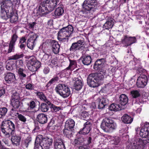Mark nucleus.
I'll return each instance as SVG.
<instances>
[{"label": "nucleus", "instance_id": "1", "mask_svg": "<svg viewBox=\"0 0 149 149\" xmlns=\"http://www.w3.org/2000/svg\"><path fill=\"white\" fill-rule=\"evenodd\" d=\"M1 129L2 132L6 136L9 137L12 135L11 140L13 145L17 146L19 144L21 137L19 136L14 135L15 133V125L12 122L9 120L3 121Z\"/></svg>", "mask_w": 149, "mask_h": 149}, {"label": "nucleus", "instance_id": "2", "mask_svg": "<svg viewBox=\"0 0 149 149\" xmlns=\"http://www.w3.org/2000/svg\"><path fill=\"white\" fill-rule=\"evenodd\" d=\"M1 16L3 19H7L10 18V21L13 23L16 22L18 17L16 13H14L13 10V4L8 2L5 4H3L1 6Z\"/></svg>", "mask_w": 149, "mask_h": 149}, {"label": "nucleus", "instance_id": "3", "mask_svg": "<svg viewBox=\"0 0 149 149\" xmlns=\"http://www.w3.org/2000/svg\"><path fill=\"white\" fill-rule=\"evenodd\" d=\"M99 73L90 74L87 78V82L88 85L92 87L98 86L101 84V81L104 78L105 70L101 69Z\"/></svg>", "mask_w": 149, "mask_h": 149}, {"label": "nucleus", "instance_id": "4", "mask_svg": "<svg viewBox=\"0 0 149 149\" xmlns=\"http://www.w3.org/2000/svg\"><path fill=\"white\" fill-rule=\"evenodd\" d=\"M73 31V28L71 25L63 28L58 31V39L60 41H63L64 40H68V38L70 37Z\"/></svg>", "mask_w": 149, "mask_h": 149}, {"label": "nucleus", "instance_id": "5", "mask_svg": "<svg viewBox=\"0 0 149 149\" xmlns=\"http://www.w3.org/2000/svg\"><path fill=\"white\" fill-rule=\"evenodd\" d=\"M148 143V141L146 140L135 139L131 142L127 143V148L128 149H143L145 146Z\"/></svg>", "mask_w": 149, "mask_h": 149}, {"label": "nucleus", "instance_id": "6", "mask_svg": "<svg viewBox=\"0 0 149 149\" xmlns=\"http://www.w3.org/2000/svg\"><path fill=\"white\" fill-rule=\"evenodd\" d=\"M117 127L116 123L111 118H105L102 121L101 127L105 132H109L115 129Z\"/></svg>", "mask_w": 149, "mask_h": 149}, {"label": "nucleus", "instance_id": "7", "mask_svg": "<svg viewBox=\"0 0 149 149\" xmlns=\"http://www.w3.org/2000/svg\"><path fill=\"white\" fill-rule=\"evenodd\" d=\"M97 4L96 0H85L82 4V11L84 14L90 13L91 11H94L95 8Z\"/></svg>", "mask_w": 149, "mask_h": 149}, {"label": "nucleus", "instance_id": "8", "mask_svg": "<svg viewBox=\"0 0 149 149\" xmlns=\"http://www.w3.org/2000/svg\"><path fill=\"white\" fill-rule=\"evenodd\" d=\"M26 63L28 68L32 72L37 71L41 66V63L33 56L30 57L29 59L27 61Z\"/></svg>", "mask_w": 149, "mask_h": 149}, {"label": "nucleus", "instance_id": "9", "mask_svg": "<svg viewBox=\"0 0 149 149\" xmlns=\"http://www.w3.org/2000/svg\"><path fill=\"white\" fill-rule=\"evenodd\" d=\"M56 92L63 98L68 97L70 91L68 87L64 84H59L55 88Z\"/></svg>", "mask_w": 149, "mask_h": 149}, {"label": "nucleus", "instance_id": "10", "mask_svg": "<svg viewBox=\"0 0 149 149\" xmlns=\"http://www.w3.org/2000/svg\"><path fill=\"white\" fill-rule=\"evenodd\" d=\"M141 126L139 133L140 137L145 138H147L149 141V123L145 122L141 124Z\"/></svg>", "mask_w": 149, "mask_h": 149}, {"label": "nucleus", "instance_id": "11", "mask_svg": "<svg viewBox=\"0 0 149 149\" xmlns=\"http://www.w3.org/2000/svg\"><path fill=\"white\" fill-rule=\"evenodd\" d=\"M40 141V146L42 149H49L52 147L53 140L52 138L47 137H43L42 135Z\"/></svg>", "mask_w": 149, "mask_h": 149}, {"label": "nucleus", "instance_id": "12", "mask_svg": "<svg viewBox=\"0 0 149 149\" xmlns=\"http://www.w3.org/2000/svg\"><path fill=\"white\" fill-rule=\"evenodd\" d=\"M95 97L97 98L96 101L97 104L98 108L99 109L104 108L109 104V100L106 98L102 97L99 98L97 95H95L94 96ZM93 98L95 99L94 97Z\"/></svg>", "mask_w": 149, "mask_h": 149}, {"label": "nucleus", "instance_id": "13", "mask_svg": "<svg viewBox=\"0 0 149 149\" xmlns=\"http://www.w3.org/2000/svg\"><path fill=\"white\" fill-rule=\"evenodd\" d=\"M121 41L124 46L127 47L135 43L136 41V39L135 37H130L124 35L122 38Z\"/></svg>", "mask_w": 149, "mask_h": 149}, {"label": "nucleus", "instance_id": "14", "mask_svg": "<svg viewBox=\"0 0 149 149\" xmlns=\"http://www.w3.org/2000/svg\"><path fill=\"white\" fill-rule=\"evenodd\" d=\"M37 37L36 34L31 33L27 41V46L28 48L31 50L33 49L36 45L35 41Z\"/></svg>", "mask_w": 149, "mask_h": 149}, {"label": "nucleus", "instance_id": "15", "mask_svg": "<svg viewBox=\"0 0 149 149\" xmlns=\"http://www.w3.org/2000/svg\"><path fill=\"white\" fill-rule=\"evenodd\" d=\"M147 78L144 74H141L138 77L136 81V85L138 88H144L147 84Z\"/></svg>", "mask_w": 149, "mask_h": 149}, {"label": "nucleus", "instance_id": "16", "mask_svg": "<svg viewBox=\"0 0 149 149\" xmlns=\"http://www.w3.org/2000/svg\"><path fill=\"white\" fill-rule=\"evenodd\" d=\"M59 2V0H46L44 1V3L48 7L49 12L52 11Z\"/></svg>", "mask_w": 149, "mask_h": 149}, {"label": "nucleus", "instance_id": "17", "mask_svg": "<svg viewBox=\"0 0 149 149\" xmlns=\"http://www.w3.org/2000/svg\"><path fill=\"white\" fill-rule=\"evenodd\" d=\"M83 41L79 40L77 42L73 43L70 48V50L71 52H75L79 50L82 47Z\"/></svg>", "mask_w": 149, "mask_h": 149}, {"label": "nucleus", "instance_id": "18", "mask_svg": "<svg viewBox=\"0 0 149 149\" xmlns=\"http://www.w3.org/2000/svg\"><path fill=\"white\" fill-rule=\"evenodd\" d=\"M5 79L8 83H15L16 81L15 75L11 72L6 73L5 74Z\"/></svg>", "mask_w": 149, "mask_h": 149}, {"label": "nucleus", "instance_id": "19", "mask_svg": "<svg viewBox=\"0 0 149 149\" xmlns=\"http://www.w3.org/2000/svg\"><path fill=\"white\" fill-rule=\"evenodd\" d=\"M129 66L131 69L136 70L137 73H141L145 72V70L143 69L140 67H138V65L134 61H130L129 63Z\"/></svg>", "mask_w": 149, "mask_h": 149}, {"label": "nucleus", "instance_id": "20", "mask_svg": "<svg viewBox=\"0 0 149 149\" xmlns=\"http://www.w3.org/2000/svg\"><path fill=\"white\" fill-rule=\"evenodd\" d=\"M91 125L89 121L86 122L84 125V127L79 132L80 134H84L88 133L91 130Z\"/></svg>", "mask_w": 149, "mask_h": 149}, {"label": "nucleus", "instance_id": "21", "mask_svg": "<svg viewBox=\"0 0 149 149\" xmlns=\"http://www.w3.org/2000/svg\"><path fill=\"white\" fill-rule=\"evenodd\" d=\"M37 120L40 123L43 124L47 123V117L46 114L41 113L38 114L37 116Z\"/></svg>", "mask_w": 149, "mask_h": 149}, {"label": "nucleus", "instance_id": "22", "mask_svg": "<svg viewBox=\"0 0 149 149\" xmlns=\"http://www.w3.org/2000/svg\"><path fill=\"white\" fill-rule=\"evenodd\" d=\"M105 61L104 59L97 60L95 62L94 66V68L95 70H98L102 68L104 66Z\"/></svg>", "mask_w": 149, "mask_h": 149}, {"label": "nucleus", "instance_id": "23", "mask_svg": "<svg viewBox=\"0 0 149 149\" xmlns=\"http://www.w3.org/2000/svg\"><path fill=\"white\" fill-rule=\"evenodd\" d=\"M55 149H65L64 145L61 139L56 140L54 142Z\"/></svg>", "mask_w": 149, "mask_h": 149}, {"label": "nucleus", "instance_id": "24", "mask_svg": "<svg viewBox=\"0 0 149 149\" xmlns=\"http://www.w3.org/2000/svg\"><path fill=\"white\" fill-rule=\"evenodd\" d=\"M52 51L54 53L56 54H58L60 48V45L58 42L53 40L51 43Z\"/></svg>", "mask_w": 149, "mask_h": 149}, {"label": "nucleus", "instance_id": "25", "mask_svg": "<svg viewBox=\"0 0 149 149\" xmlns=\"http://www.w3.org/2000/svg\"><path fill=\"white\" fill-rule=\"evenodd\" d=\"M73 80L75 81L74 83V87L76 90H80L82 87L83 84L81 80L77 78H74Z\"/></svg>", "mask_w": 149, "mask_h": 149}, {"label": "nucleus", "instance_id": "26", "mask_svg": "<svg viewBox=\"0 0 149 149\" xmlns=\"http://www.w3.org/2000/svg\"><path fill=\"white\" fill-rule=\"evenodd\" d=\"M48 7L46 6L45 4L44 3V1L42 3L40 4L39 6L38 10L42 14H43L46 13L47 12V10L49 11Z\"/></svg>", "mask_w": 149, "mask_h": 149}, {"label": "nucleus", "instance_id": "27", "mask_svg": "<svg viewBox=\"0 0 149 149\" xmlns=\"http://www.w3.org/2000/svg\"><path fill=\"white\" fill-rule=\"evenodd\" d=\"M81 59L83 64L85 65H89L91 62V58L89 56H84L82 57Z\"/></svg>", "mask_w": 149, "mask_h": 149}, {"label": "nucleus", "instance_id": "28", "mask_svg": "<svg viewBox=\"0 0 149 149\" xmlns=\"http://www.w3.org/2000/svg\"><path fill=\"white\" fill-rule=\"evenodd\" d=\"M17 70H18L19 79L22 81L24 82L26 77V75L25 73V70L22 68H19Z\"/></svg>", "mask_w": 149, "mask_h": 149}, {"label": "nucleus", "instance_id": "29", "mask_svg": "<svg viewBox=\"0 0 149 149\" xmlns=\"http://www.w3.org/2000/svg\"><path fill=\"white\" fill-rule=\"evenodd\" d=\"M75 122L72 119H69L66 120L65 124V127L69 129L74 128L75 125Z\"/></svg>", "mask_w": 149, "mask_h": 149}, {"label": "nucleus", "instance_id": "30", "mask_svg": "<svg viewBox=\"0 0 149 149\" xmlns=\"http://www.w3.org/2000/svg\"><path fill=\"white\" fill-rule=\"evenodd\" d=\"M128 101L127 96L124 94L121 95L119 98V102L122 105L126 104Z\"/></svg>", "mask_w": 149, "mask_h": 149}, {"label": "nucleus", "instance_id": "31", "mask_svg": "<svg viewBox=\"0 0 149 149\" xmlns=\"http://www.w3.org/2000/svg\"><path fill=\"white\" fill-rule=\"evenodd\" d=\"M121 119L122 121L124 123L127 124L131 123L133 121V118L127 114L123 115Z\"/></svg>", "mask_w": 149, "mask_h": 149}, {"label": "nucleus", "instance_id": "32", "mask_svg": "<svg viewBox=\"0 0 149 149\" xmlns=\"http://www.w3.org/2000/svg\"><path fill=\"white\" fill-rule=\"evenodd\" d=\"M114 20L111 19L107 21L103 26V28L109 30L111 29L114 24Z\"/></svg>", "mask_w": 149, "mask_h": 149}, {"label": "nucleus", "instance_id": "33", "mask_svg": "<svg viewBox=\"0 0 149 149\" xmlns=\"http://www.w3.org/2000/svg\"><path fill=\"white\" fill-rule=\"evenodd\" d=\"M37 95L40 99L43 101L47 103L48 105H50L51 102L48 101L46 97L42 92H37L36 93Z\"/></svg>", "mask_w": 149, "mask_h": 149}, {"label": "nucleus", "instance_id": "34", "mask_svg": "<svg viewBox=\"0 0 149 149\" xmlns=\"http://www.w3.org/2000/svg\"><path fill=\"white\" fill-rule=\"evenodd\" d=\"M11 113H14V115L16 116L17 115H18V118L23 123H25L26 121V117L21 114H19L17 112L14 111V109L12 108L11 109Z\"/></svg>", "mask_w": 149, "mask_h": 149}, {"label": "nucleus", "instance_id": "35", "mask_svg": "<svg viewBox=\"0 0 149 149\" xmlns=\"http://www.w3.org/2000/svg\"><path fill=\"white\" fill-rule=\"evenodd\" d=\"M31 140V139L30 137H28L23 140L21 144L22 147L24 149L27 148Z\"/></svg>", "mask_w": 149, "mask_h": 149}, {"label": "nucleus", "instance_id": "36", "mask_svg": "<svg viewBox=\"0 0 149 149\" xmlns=\"http://www.w3.org/2000/svg\"><path fill=\"white\" fill-rule=\"evenodd\" d=\"M109 110L113 111H117L121 109L120 106L118 104H111L109 107Z\"/></svg>", "mask_w": 149, "mask_h": 149}, {"label": "nucleus", "instance_id": "37", "mask_svg": "<svg viewBox=\"0 0 149 149\" xmlns=\"http://www.w3.org/2000/svg\"><path fill=\"white\" fill-rule=\"evenodd\" d=\"M42 135H39L36 138V141L35 143V146L34 149H39L40 146V143H41L40 139H41Z\"/></svg>", "mask_w": 149, "mask_h": 149}, {"label": "nucleus", "instance_id": "38", "mask_svg": "<svg viewBox=\"0 0 149 149\" xmlns=\"http://www.w3.org/2000/svg\"><path fill=\"white\" fill-rule=\"evenodd\" d=\"M19 91H13L12 93L11 100L16 99L19 100Z\"/></svg>", "mask_w": 149, "mask_h": 149}, {"label": "nucleus", "instance_id": "39", "mask_svg": "<svg viewBox=\"0 0 149 149\" xmlns=\"http://www.w3.org/2000/svg\"><path fill=\"white\" fill-rule=\"evenodd\" d=\"M70 63L69 66L67 68V69H70L71 70H73L75 68L77 65V62L74 60L69 59Z\"/></svg>", "mask_w": 149, "mask_h": 149}, {"label": "nucleus", "instance_id": "40", "mask_svg": "<svg viewBox=\"0 0 149 149\" xmlns=\"http://www.w3.org/2000/svg\"><path fill=\"white\" fill-rule=\"evenodd\" d=\"M11 104L14 109H17L20 106L19 100L16 99L11 100Z\"/></svg>", "mask_w": 149, "mask_h": 149}, {"label": "nucleus", "instance_id": "41", "mask_svg": "<svg viewBox=\"0 0 149 149\" xmlns=\"http://www.w3.org/2000/svg\"><path fill=\"white\" fill-rule=\"evenodd\" d=\"M12 32L13 34L12 36L10 42L15 44L18 37L16 34V31L15 30H13Z\"/></svg>", "mask_w": 149, "mask_h": 149}, {"label": "nucleus", "instance_id": "42", "mask_svg": "<svg viewBox=\"0 0 149 149\" xmlns=\"http://www.w3.org/2000/svg\"><path fill=\"white\" fill-rule=\"evenodd\" d=\"M131 96L134 98H136L140 96V93L139 91L138 90H133L130 92Z\"/></svg>", "mask_w": 149, "mask_h": 149}, {"label": "nucleus", "instance_id": "43", "mask_svg": "<svg viewBox=\"0 0 149 149\" xmlns=\"http://www.w3.org/2000/svg\"><path fill=\"white\" fill-rule=\"evenodd\" d=\"M15 66V65L13 63V61L9 60L6 64V68L7 70H12Z\"/></svg>", "mask_w": 149, "mask_h": 149}, {"label": "nucleus", "instance_id": "44", "mask_svg": "<svg viewBox=\"0 0 149 149\" xmlns=\"http://www.w3.org/2000/svg\"><path fill=\"white\" fill-rule=\"evenodd\" d=\"M80 117L81 119L87 120L89 118V115L88 112L85 111H83L80 114Z\"/></svg>", "mask_w": 149, "mask_h": 149}, {"label": "nucleus", "instance_id": "45", "mask_svg": "<svg viewBox=\"0 0 149 149\" xmlns=\"http://www.w3.org/2000/svg\"><path fill=\"white\" fill-rule=\"evenodd\" d=\"M23 56L22 54H16L9 58V60H16L18 59L22 58Z\"/></svg>", "mask_w": 149, "mask_h": 149}, {"label": "nucleus", "instance_id": "46", "mask_svg": "<svg viewBox=\"0 0 149 149\" xmlns=\"http://www.w3.org/2000/svg\"><path fill=\"white\" fill-rule=\"evenodd\" d=\"M16 69L17 70L19 69V68H22L24 66L23 61L22 60H19L16 61Z\"/></svg>", "mask_w": 149, "mask_h": 149}, {"label": "nucleus", "instance_id": "47", "mask_svg": "<svg viewBox=\"0 0 149 149\" xmlns=\"http://www.w3.org/2000/svg\"><path fill=\"white\" fill-rule=\"evenodd\" d=\"M64 13V10L61 7H58L56 8L55 11V15L57 16L61 15Z\"/></svg>", "mask_w": 149, "mask_h": 149}, {"label": "nucleus", "instance_id": "48", "mask_svg": "<svg viewBox=\"0 0 149 149\" xmlns=\"http://www.w3.org/2000/svg\"><path fill=\"white\" fill-rule=\"evenodd\" d=\"M49 65L51 67L54 68L58 65L57 60L56 58L52 59L49 62Z\"/></svg>", "mask_w": 149, "mask_h": 149}, {"label": "nucleus", "instance_id": "49", "mask_svg": "<svg viewBox=\"0 0 149 149\" xmlns=\"http://www.w3.org/2000/svg\"><path fill=\"white\" fill-rule=\"evenodd\" d=\"M7 109L6 107H2L0 109V118H2L6 115L7 111Z\"/></svg>", "mask_w": 149, "mask_h": 149}, {"label": "nucleus", "instance_id": "50", "mask_svg": "<svg viewBox=\"0 0 149 149\" xmlns=\"http://www.w3.org/2000/svg\"><path fill=\"white\" fill-rule=\"evenodd\" d=\"M51 108L52 111L53 112H57L59 111L61 109L60 107L57 106L53 104H51Z\"/></svg>", "mask_w": 149, "mask_h": 149}, {"label": "nucleus", "instance_id": "51", "mask_svg": "<svg viewBox=\"0 0 149 149\" xmlns=\"http://www.w3.org/2000/svg\"><path fill=\"white\" fill-rule=\"evenodd\" d=\"M63 133L68 138L70 137L71 136L72 132L68 128H65L63 131Z\"/></svg>", "mask_w": 149, "mask_h": 149}, {"label": "nucleus", "instance_id": "52", "mask_svg": "<svg viewBox=\"0 0 149 149\" xmlns=\"http://www.w3.org/2000/svg\"><path fill=\"white\" fill-rule=\"evenodd\" d=\"M40 109L42 112H45L48 110L49 107L47 104L45 103H42L41 105Z\"/></svg>", "mask_w": 149, "mask_h": 149}, {"label": "nucleus", "instance_id": "53", "mask_svg": "<svg viewBox=\"0 0 149 149\" xmlns=\"http://www.w3.org/2000/svg\"><path fill=\"white\" fill-rule=\"evenodd\" d=\"M70 70V69H67L66 68V69L61 71L60 73V75L61 76V77H65L68 75L69 73H70L69 71L68 72L67 71V70Z\"/></svg>", "mask_w": 149, "mask_h": 149}, {"label": "nucleus", "instance_id": "54", "mask_svg": "<svg viewBox=\"0 0 149 149\" xmlns=\"http://www.w3.org/2000/svg\"><path fill=\"white\" fill-rule=\"evenodd\" d=\"M15 44L10 42L9 44V49L8 50V53H10L12 52H13L14 50V46Z\"/></svg>", "mask_w": 149, "mask_h": 149}, {"label": "nucleus", "instance_id": "55", "mask_svg": "<svg viewBox=\"0 0 149 149\" xmlns=\"http://www.w3.org/2000/svg\"><path fill=\"white\" fill-rule=\"evenodd\" d=\"M128 127L127 126H124L120 130V133L122 134L127 133L128 132Z\"/></svg>", "mask_w": 149, "mask_h": 149}, {"label": "nucleus", "instance_id": "56", "mask_svg": "<svg viewBox=\"0 0 149 149\" xmlns=\"http://www.w3.org/2000/svg\"><path fill=\"white\" fill-rule=\"evenodd\" d=\"M135 106L136 108H134V110L136 111L137 113H139L141 111V108L140 107H139L140 106L138 104H135Z\"/></svg>", "mask_w": 149, "mask_h": 149}, {"label": "nucleus", "instance_id": "57", "mask_svg": "<svg viewBox=\"0 0 149 149\" xmlns=\"http://www.w3.org/2000/svg\"><path fill=\"white\" fill-rule=\"evenodd\" d=\"M120 141V139L119 137H114L113 139V142L112 143L114 144L115 145H118Z\"/></svg>", "mask_w": 149, "mask_h": 149}, {"label": "nucleus", "instance_id": "58", "mask_svg": "<svg viewBox=\"0 0 149 149\" xmlns=\"http://www.w3.org/2000/svg\"><path fill=\"white\" fill-rule=\"evenodd\" d=\"M36 24L35 22L29 23L27 24V26L29 29H34V25Z\"/></svg>", "mask_w": 149, "mask_h": 149}, {"label": "nucleus", "instance_id": "59", "mask_svg": "<svg viewBox=\"0 0 149 149\" xmlns=\"http://www.w3.org/2000/svg\"><path fill=\"white\" fill-rule=\"evenodd\" d=\"M26 37L24 36L22 37L19 40V43L26 44Z\"/></svg>", "mask_w": 149, "mask_h": 149}, {"label": "nucleus", "instance_id": "60", "mask_svg": "<svg viewBox=\"0 0 149 149\" xmlns=\"http://www.w3.org/2000/svg\"><path fill=\"white\" fill-rule=\"evenodd\" d=\"M58 77L56 76L53 78H52L50 81H49V83L52 84H53L56 81H58Z\"/></svg>", "mask_w": 149, "mask_h": 149}, {"label": "nucleus", "instance_id": "61", "mask_svg": "<svg viewBox=\"0 0 149 149\" xmlns=\"http://www.w3.org/2000/svg\"><path fill=\"white\" fill-rule=\"evenodd\" d=\"M25 87L26 89L29 90H32L33 88V86L30 83L27 84L25 86Z\"/></svg>", "mask_w": 149, "mask_h": 149}, {"label": "nucleus", "instance_id": "62", "mask_svg": "<svg viewBox=\"0 0 149 149\" xmlns=\"http://www.w3.org/2000/svg\"><path fill=\"white\" fill-rule=\"evenodd\" d=\"M49 72V69L48 67H45L44 69L43 72L45 74H47Z\"/></svg>", "mask_w": 149, "mask_h": 149}, {"label": "nucleus", "instance_id": "63", "mask_svg": "<svg viewBox=\"0 0 149 149\" xmlns=\"http://www.w3.org/2000/svg\"><path fill=\"white\" fill-rule=\"evenodd\" d=\"M35 103L33 101H32L30 102V107L31 108L33 109L35 107Z\"/></svg>", "mask_w": 149, "mask_h": 149}, {"label": "nucleus", "instance_id": "64", "mask_svg": "<svg viewBox=\"0 0 149 149\" xmlns=\"http://www.w3.org/2000/svg\"><path fill=\"white\" fill-rule=\"evenodd\" d=\"M5 93V91L4 88H0V97Z\"/></svg>", "mask_w": 149, "mask_h": 149}]
</instances>
